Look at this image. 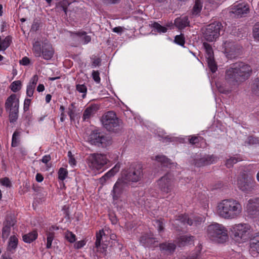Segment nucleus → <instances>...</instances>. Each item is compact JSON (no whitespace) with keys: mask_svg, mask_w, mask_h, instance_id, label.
I'll list each match as a JSON object with an SVG mask.
<instances>
[{"mask_svg":"<svg viewBox=\"0 0 259 259\" xmlns=\"http://www.w3.org/2000/svg\"><path fill=\"white\" fill-rule=\"evenodd\" d=\"M252 72L251 67L243 62L237 63L233 65L226 71V79L227 84L220 85L217 84V87L220 93L229 94L235 87H238L242 82L247 79Z\"/></svg>","mask_w":259,"mask_h":259,"instance_id":"obj_1","label":"nucleus"},{"mask_svg":"<svg viewBox=\"0 0 259 259\" xmlns=\"http://www.w3.org/2000/svg\"><path fill=\"white\" fill-rule=\"evenodd\" d=\"M241 203L233 198L223 199L217 204L216 213L219 217L225 220H235L242 213Z\"/></svg>","mask_w":259,"mask_h":259,"instance_id":"obj_2","label":"nucleus"},{"mask_svg":"<svg viewBox=\"0 0 259 259\" xmlns=\"http://www.w3.org/2000/svg\"><path fill=\"white\" fill-rule=\"evenodd\" d=\"M206 236L210 240L218 243H223L228 240L227 229L222 224L212 223L207 227Z\"/></svg>","mask_w":259,"mask_h":259,"instance_id":"obj_3","label":"nucleus"},{"mask_svg":"<svg viewBox=\"0 0 259 259\" xmlns=\"http://www.w3.org/2000/svg\"><path fill=\"white\" fill-rule=\"evenodd\" d=\"M252 232L251 226L244 223L235 224L230 229L232 239L239 244L247 241L250 238Z\"/></svg>","mask_w":259,"mask_h":259,"instance_id":"obj_4","label":"nucleus"},{"mask_svg":"<svg viewBox=\"0 0 259 259\" xmlns=\"http://www.w3.org/2000/svg\"><path fill=\"white\" fill-rule=\"evenodd\" d=\"M88 167L92 171L101 169L109 162L107 156L101 153L90 154L85 160Z\"/></svg>","mask_w":259,"mask_h":259,"instance_id":"obj_5","label":"nucleus"},{"mask_svg":"<svg viewBox=\"0 0 259 259\" xmlns=\"http://www.w3.org/2000/svg\"><path fill=\"white\" fill-rule=\"evenodd\" d=\"M32 51L35 57L41 56L46 60H51L54 54V49L49 42H44L42 47L38 41L35 42L33 45Z\"/></svg>","mask_w":259,"mask_h":259,"instance_id":"obj_6","label":"nucleus"},{"mask_svg":"<svg viewBox=\"0 0 259 259\" xmlns=\"http://www.w3.org/2000/svg\"><path fill=\"white\" fill-rule=\"evenodd\" d=\"M238 188L246 194H251L255 187L256 182L251 177L245 175L238 177L236 184Z\"/></svg>","mask_w":259,"mask_h":259,"instance_id":"obj_7","label":"nucleus"},{"mask_svg":"<svg viewBox=\"0 0 259 259\" xmlns=\"http://www.w3.org/2000/svg\"><path fill=\"white\" fill-rule=\"evenodd\" d=\"M221 23L215 22L207 25L203 32V37L208 41L212 42L217 40L220 35L222 28Z\"/></svg>","mask_w":259,"mask_h":259,"instance_id":"obj_8","label":"nucleus"},{"mask_svg":"<svg viewBox=\"0 0 259 259\" xmlns=\"http://www.w3.org/2000/svg\"><path fill=\"white\" fill-rule=\"evenodd\" d=\"M102 122L104 127L109 131H114L120 124L118 118L113 111L105 113L102 117Z\"/></svg>","mask_w":259,"mask_h":259,"instance_id":"obj_9","label":"nucleus"},{"mask_svg":"<svg viewBox=\"0 0 259 259\" xmlns=\"http://www.w3.org/2000/svg\"><path fill=\"white\" fill-rule=\"evenodd\" d=\"M160 190L163 193H168L171 191L174 187V178L167 174L161 178L157 182Z\"/></svg>","mask_w":259,"mask_h":259,"instance_id":"obj_10","label":"nucleus"},{"mask_svg":"<svg viewBox=\"0 0 259 259\" xmlns=\"http://www.w3.org/2000/svg\"><path fill=\"white\" fill-rule=\"evenodd\" d=\"M143 176V169L141 164H137L133 165L126 175V179L134 182L141 180Z\"/></svg>","mask_w":259,"mask_h":259,"instance_id":"obj_11","label":"nucleus"},{"mask_svg":"<svg viewBox=\"0 0 259 259\" xmlns=\"http://www.w3.org/2000/svg\"><path fill=\"white\" fill-rule=\"evenodd\" d=\"M5 107L6 111L19 110V97L14 94L11 95L5 101Z\"/></svg>","mask_w":259,"mask_h":259,"instance_id":"obj_12","label":"nucleus"},{"mask_svg":"<svg viewBox=\"0 0 259 259\" xmlns=\"http://www.w3.org/2000/svg\"><path fill=\"white\" fill-rule=\"evenodd\" d=\"M245 211L250 216L256 214L259 212V197L249 199L246 204Z\"/></svg>","mask_w":259,"mask_h":259,"instance_id":"obj_13","label":"nucleus"},{"mask_svg":"<svg viewBox=\"0 0 259 259\" xmlns=\"http://www.w3.org/2000/svg\"><path fill=\"white\" fill-rule=\"evenodd\" d=\"M249 12V5L245 3L235 4L231 8V12L238 17L244 16Z\"/></svg>","mask_w":259,"mask_h":259,"instance_id":"obj_14","label":"nucleus"},{"mask_svg":"<svg viewBox=\"0 0 259 259\" xmlns=\"http://www.w3.org/2000/svg\"><path fill=\"white\" fill-rule=\"evenodd\" d=\"M105 236L104 229L100 230L96 234V240L95 242V247L97 251L104 253L106 251L108 244L107 243H101V240L103 237Z\"/></svg>","mask_w":259,"mask_h":259,"instance_id":"obj_15","label":"nucleus"},{"mask_svg":"<svg viewBox=\"0 0 259 259\" xmlns=\"http://www.w3.org/2000/svg\"><path fill=\"white\" fill-rule=\"evenodd\" d=\"M180 220L184 224H187L190 226L194 225L197 226L205 221L203 217H196L193 220L190 219L187 215H183L180 217Z\"/></svg>","mask_w":259,"mask_h":259,"instance_id":"obj_16","label":"nucleus"},{"mask_svg":"<svg viewBox=\"0 0 259 259\" xmlns=\"http://www.w3.org/2000/svg\"><path fill=\"white\" fill-rule=\"evenodd\" d=\"M99 109V106L96 104H91L85 109L82 118L84 121L93 117Z\"/></svg>","mask_w":259,"mask_h":259,"instance_id":"obj_17","label":"nucleus"},{"mask_svg":"<svg viewBox=\"0 0 259 259\" xmlns=\"http://www.w3.org/2000/svg\"><path fill=\"white\" fill-rule=\"evenodd\" d=\"M124 184L120 180L117 181L114 184L111 194L113 199L117 200L121 196L123 190Z\"/></svg>","mask_w":259,"mask_h":259,"instance_id":"obj_18","label":"nucleus"},{"mask_svg":"<svg viewBox=\"0 0 259 259\" xmlns=\"http://www.w3.org/2000/svg\"><path fill=\"white\" fill-rule=\"evenodd\" d=\"M38 79V77L37 75H34L31 78L26 88V94L27 96L29 97L33 96Z\"/></svg>","mask_w":259,"mask_h":259,"instance_id":"obj_19","label":"nucleus"},{"mask_svg":"<svg viewBox=\"0 0 259 259\" xmlns=\"http://www.w3.org/2000/svg\"><path fill=\"white\" fill-rule=\"evenodd\" d=\"M250 251L252 254L259 253V232L256 233L250 240Z\"/></svg>","mask_w":259,"mask_h":259,"instance_id":"obj_20","label":"nucleus"},{"mask_svg":"<svg viewBox=\"0 0 259 259\" xmlns=\"http://www.w3.org/2000/svg\"><path fill=\"white\" fill-rule=\"evenodd\" d=\"M217 161V158L213 155H208L205 156L195 162V165L197 166H202L205 165L211 164Z\"/></svg>","mask_w":259,"mask_h":259,"instance_id":"obj_21","label":"nucleus"},{"mask_svg":"<svg viewBox=\"0 0 259 259\" xmlns=\"http://www.w3.org/2000/svg\"><path fill=\"white\" fill-rule=\"evenodd\" d=\"M176 247V245L171 242H165L161 244L160 245L161 251L166 254L172 253L175 251Z\"/></svg>","mask_w":259,"mask_h":259,"instance_id":"obj_22","label":"nucleus"},{"mask_svg":"<svg viewBox=\"0 0 259 259\" xmlns=\"http://www.w3.org/2000/svg\"><path fill=\"white\" fill-rule=\"evenodd\" d=\"M190 22L187 16H181L175 19L174 24L179 29H183L189 25Z\"/></svg>","mask_w":259,"mask_h":259,"instance_id":"obj_23","label":"nucleus"},{"mask_svg":"<svg viewBox=\"0 0 259 259\" xmlns=\"http://www.w3.org/2000/svg\"><path fill=\"white\" fill-rule=\"evenodd\" d=\"M104 138L98 133H92L88 138L89 143L92 145H99L103 143Z\"/></svg>","mask_w":259,"mask_h":259,"instance_id":"obj_24","label":"nucleus"},{"mask_svg":"<svg viewBox=\"0 0 259 259\" xmlns=\"http://www.w3.org/2000/svg\"><path fill=\"white\" fill-rule=\"evenodd\" d=\"M194 237L191 235H184L181 236L178 240L179 247L184 246L193 243Z\"/></svg>","mask_w":259,"mask_h":259,"instance_id":"obj_25","label":"nucleus"},{"mask_svg":"<svg viewBox=\"0 0 259 259\" xmlns=\"http://www.w3.org/2000/svg\"><path fill=\"white\" fill-rule=\"evenodd\" d=\"M58 229V227L56 226H52L51 228H50L49 230L47 232V238L46 244V247L47 248H51L52 243L54 238V233L53 231L55 230H57Z\"/></svg>","mask_w":259,"mask_h":259,"instance_id":"obj_26","label":"nucleus"},{"mask_svg":"<svg viewBox=\"0 0 259 259\" xmlns=\"http://www.w3.org/2000/svg\"><path fill=\"white\" fill-rule=\"evenodd\" d=\"M18 240L17 237L13 235L10 237L7 247L8 250L10 251H15L18 246Z\"/></svg>","mask_w":259,"mask_h":259,"instance_id":"obj_27","label":"nucleus"},{"mask_svg":"<svg viewBox=\"0 0 259 259\" xmlns=\"http://www.w3.org/2000/svg\"><path fill=\"white\" fill-rule=\"evenodd\" d=\"M38 234L36 231H33L23 236V240L27 243H30L37 237Z\"/></svg>","mask_w":259,"mask_h":259,"instance_id":"obj_28","label":"nucleus"},{"mask_svg":"<svg viewBox=\"0 0 259 259\" xmlns=\"http://www.w3.org/2000/svg\"><path fill=\"white\" fill-rule=\"evenodd\" d=\"M15 221H12L9 225H5L2 230V237L4 240H6L9 236L11 232V227L13 226L15 224Z\"/></svg>","mask_w":259,"mask_h":259,"instance_id":"obj_29","label":"nucleus"},{"mask_svg":"<svg viewBox=\"0 0 259 259\" xmlns=\"http://www.w3.org/2000/svg\"><path fill=\"white\" fill-rule=\"evenodd\" d=\"M11 42V38L8 36L2 39L0 37V51L6 50L10 45Z\"/></svg>","mask_w":259,"mask_h":259,"instance_id":"obj_30","label":"nucleus"},{"mask_svg":"<svg viewBox=\"0 0 259 259\" xmlns=\"http://www.w3.org/2000/svg\"><path fill=\"white\" fill-rule=\"evenodd\" d=\"M202 0H195V5L192 9V14L194 15H198L202 10Z\"/></svg>","mask_w":259,"mask_h":259,"instance_id":"obj_31","label":"nucleus"},{"mask_svg":"<svg viewBox=\"0 0 259 259\" xmlns=\"http://www.w3.org/2000/svg\"><path fill=\"white\" fill-rule=\"evenodd\" d=\"M21 135V132L19 131H15L13 134L12 139L11 146L12 147H17L20 141V137Z\"/></svg>","mask_w":259,"mask_h":259,"instance_id":"obj_32","label":"nucleus"},{"mask_svg":"<svg viewBox=\"0 0 259 259\" xmlns=\"http://www.w3.org/2000/svg\"><path fill=\"white\" fill-rule=\"evenodd\" d=\"M150 25L151 27L159 33H165L167 30L166 27L163 26L157 22L152 23Z\"/></svg>","mask_w":259,"mask_h":259,"instance_id":"obj_33","label":"nucleus"},{"mask_svg":"<svg viewBox=\"0 0 259 259\" xmlns=\"http://www.w3.org/2000/svg\"><path fill=\"white\" fill-rule=\"evenodd\" d=\"M74 34L78 37V40L79 41H82L84 44H87L91 41L90 36L85 35V32L75 33Z\"/></svg>","mask_w":259,"mask_h":259,"instance_id":"obj_34","label":"nucleus"},{"mask_svg":"<svg viewBox=\"0 0 259 259\" xmlns=\"http://www.w3.org/2000/svg\"><path fill=\"white\" fill-rule=\"evenodd\" d=\"M241 160L242 158L239 156L231 157L227 160L226 165L229 168L231 167L234 164Z\"/></svg>","mask_w":259,"mask_h":259,"instance_id":"obj_35","label":"nucleus"},{"mask_svg":"<svg viewBox=\"0 0 259 259\" xmlns=\"http://www.w3.org/2000/svg\"><path fill=\"white\" fill-rule=\"evenodd\" d=\"M22 88V82L20 80H16L11 83L10 89L14 93L20 91Z\"/></svg>","mask_w":259,"mask_h":259,"instance_id":"obj_36","label":"nucleus"},{"mask_svg":"<svg viewBox=\"0 0 259 259\" xmlns=\"http://www.w3.org/2000/svg\"><path fill=\"white\" fill-rule=\"evenodd\" d=\"M155 160L158 162H161L164 166H168L171 164L170 160L163 155L156 156Z\"/></svg>","mask_w":259,"mask_h":259,"instance_id":"obj_37","label":"nucleus"},{"mask_svg":"<svg viewBox=\"0 0 259 259\" xmlns=\"http://www.w3.org/2000/svg\"><path fill=\"white\" fill-rule=\"evenodd\" d=\"M9 113L10 122L13 123L16 121L18 117L19 110L7 111Z\"/></svg>","mask_w":259,"mask_h":259,"instance_id":"obj_38","label":"nucleus"},{"mask_svg":"<svg viewBox=\"0 0 259 259\" xmlns=\"http://www.w3.org/2000/svg\"><path fill=\"white\" fill-rule=\"evenodd\" d=\"M203 46L205 49V51L206 53V59L213 58V53L212 49L211 46L207 43H203Z\"/></svg>","mask_w":259,"mask_h":259,"instance_id":"obj_39","label":"nucleus"},{"mask_svg":"<svg viewBox=\"0 0 259 259\" xmlns=\"http://www.w3.org/2000/svg\"><path fill=\"white\" fill-rule=\"evenodd\" d=\"M58 179L61 181H64L67 176L68 171L66 168L61 167L58 171Z\"/></svg>","mask_w":259,"mask_h":259,"instance_id":"obj_40","label":"nucleus"},{"mask_svg":"<svg viewBox=\"0 0 259 259\" xmlns=\"http://www.w3.org/2000/svg\"><path fill=\"white\" fill-rule=\"evenodd\" d=\"M209 68L212 72H215L217 70V66L214 61L213 57L206 59Z\"/></svg>","mask_w":259,"mask_h":259,"instance_id":"obj_41","label":"nucleus"},{"mask_svg":"<svg viewBox=\"0 0 259 259\" xmlns=\"http://www.w3.org/2000/svg\"><path fill=\"white\" fill-rule=\"evenodd\" d=\"M76 89L77 92L80 93H82V98H84L86 97V94L87 92V88L86 86L84 84H77L76 86Z\"/></svg>","mask_w":259,"mask_h":259,"instance_id":"obj_42","label":"nucleus"},{"mask_svg":"<svg viewBox=\"0 0 259 259\" xmlns=\"http://www.w3.org/2000/svg\"><path fill=\"white\" fill-rule=\"evenodd\" d=\"M174 41L177 44L184 46L185 44V38L184 35L181 34L180 35H177L175 36Z\"/></svg>","mask_w":259,"mask_h":259,"instance_id":"obj_43","label":"nucleus"},{"mask_svg":"<svg viewBox=\"0 0 259 259\" xmlns=\"http://www.w3.org/2000/svg\"><path fill=\"white\" fill-rule=\"evenodd\" d=\"M253 35L256 40L259 41V22L255 23L253 26Z\"/></svg>","mask_w":259,"mask_h":259,"instance_id":"obj_44","label":"nucleus"},{"mask_svg":"<svg viewBox=\"0 0 259 259\" xmlns=\"http://www.w3.org/2000/svg\"><path fill=\"white\" fill-rule=\"evenodd\" d=\"M65 238L70 243H73L76 240L75 235L70 231H68L66 233Z\"/></svg>","mask_w":259,"mask_h":259,"instance_id":"obj_45","label":"nucleus"},{"mask_svg":"<svg viewBox=\"0 0 259 259\" xmlns=\"http://www.w3.org/2000/svg\"><path fill=\"white\" fill-rule=\"evenodd\" d=\"M114 175L115 174L110 169L100 178V181L102 183H104L107 180L113 177Z\"/></svg>","mask_w":259,"mask_h":259,"instance_id":"obj_46","label":"nucleus"},{"mask_svg":"<svg viewBox=\"0 0 259 259\" xmlns=\"http://www.w3.org/2000/svg\"><path fill=\"white\" fill-rule=\"evenodd\" d=\"M251 88L253 93L259 96V79L254 80Z\"/></svg>","mask_w":259,"mask_h":259,"instance_id":"obj_47","label":"nucleus"},{"mask_svg":"<svg viewBox=\"0 0 259 259\" xmlns=\"http://www.w3.org/2000/svg\"><path fill=\"white\" fill-rule=\"evenodd\" d=\"M258 143V140L253 137H248L247 140L246 141L245 143L248 145L256 144Z\"/></svg>","mask_w":259,"mask_h":259,"instance_id":"obj_48","label":"nucleus"},{"mask_svg":"<svg viewBox=\"0 0 259 259\" xmlns=\"http://www.w3.org/2000/svg\"><path fill=\"white\" fill-rule=\"evenodd\" d=\"M92 76L94 80L97 83L100 82V73L98 71L93 70L92 73Z\"/></svg>","mask_w":259,"mask_h":259,"instance_id":"obj_49","label":"nucleus"},{"mask_svg":"<svg viewBox=\"0 0 259 259\" xmlns=\"http://www.w3.org/2000/svg\"><path fill=\"white\" fill-rule=\"evenodd\" d=\"M68 156L69 158V163L72 166H74L76 164V161L75 159L73 157L71 151L68 152Z\"/></svg>","mask_w":259,"mask_h":259,"instance_id":"obj_50","label":"nucleus"},{"mask_svg":"<svg viewBox=\"0 0 259 259\" xmlns=\"http://www.w3.org/2000/svg\"><path fill=\"white\" fill-rule=\"evenodd\" d=\"M154 225L155 226H156L157 228L159 231H161L163 230V223L162 220H155L154 221Z\"/></svg>","mask_w":259,"mask_h":259,"instance_id":"obj_51","label":"nucleus"},{"mask_svg":"<svg viewBox=\"0 0 259 259\" xmlns=\"http://www.w3.org/2000/svg\"><path fill=\"white\" fill-rule=\"evenodd\" d=\"M223 1V0H206L207 3L211 5L212 8L217 7L218 5L221 4Z\"/></svg>","mask_w":259,"mask_h":259,"instance_id":"obj_52","label":"nucleus"},{"mask_svg":"<svg viewBox=\"0 0 259 259\" xmlns=\"http://www.w3.org/2000/svg\"><path fill=\"white\" fill-rule=\"evenodd\" d=\"M86 244V241L84 240H80L75 242L74 244V247L75 249H78L83 247Z\"/></svg>","mask_w":259,"mask_h":259,"instance_id":"obj_53","label":"nucleus"},{"mask_svg":"<svg viewBox=\"0 0 259 259\" xmlns=\"http://www.w3.org/2000/svg\"><path fill=\"white\" fill-rule=\"evenodd\" d=\"M19 64L22 66H27L30 64V60L27 57H24L19 60Z\"/></svg>","mask_w":259,"mask_h":259,"instance_id":"obj_54","label":"nucleus"},{"mask_svg":"<svg viewBox=\"0 0 259 259\" xmlns=\"http://www.w3.org/2000/svg\"><path fill=\"white\" fill-rule=\"evenodd\" d=\"M71 106H72L71 108V107L68 108V114L70 117V120L72 121V120H74V119L75 110L74 109L72 104L71 105Z\"/></svg>","mask_w":259,"mask_h":259,"instance_id":"obj_55","label":"nucleus"},{"mask_svg":"<svg viewBox=\"0 0 259 259\" xmlns=\"http://www.w3.org/2000/svg\"><path fill=\"white\" fill-rule=\"evenodd\" d=\"M0 183L2 185L7 187H9L11 185V182L8 178H5L1 179Z\"/></svg>","mask_w":259,"mask_h":259,"instance_id":"obj_56","label":"nucleus"},{"mask_svg":"<svg viewBox=\"0 0 259 259\" xmlns=\"http://www.w3.org/2000/svg\"><path fill=\"white\" fill-rule=\"evenodd\" d=\"M31 103V99H25L24 102V110L26 111L28 110L29 107Z\"/></svg>","mask_w":259,"mask_h":259,"instance_id":"obj_57","label":"nucleus"},{"mask_svg":"<svg viewBox=\"0 0 259 259\" xmlns=\"http://www.w3.org/2000/svg\"><path fill=\"white\" fill-rule=\"evenodd\" d=\"M124 28L121 26L115 27L112 29V31L118 34H121L124 30Z\"/></svg>","mask_w":259,"mask_h":259,"instance_id":"obj_58","label":"nucleus"},{"mask_svg":"<svg viewBox=\"0 0 259 259\" xmlns=\"http://www.w3.org/2000/svg\"><path fill=\"white\" fill-rule=\"evenodd\" d=\"M200 138L201 137L193 136L189 139V142L191 144H194L198 142Z\"/></svg>","mask_w":259,"mask_h":259,"instance_id":"obj_59","label":"nucleus"},{"mask_svg":"<svg viewBox=\"0 0 259 259\" xmlns=\"http://www.w3.org/2000/svg\"><path fill=\"white\" fill-rule=\"evenodd\" d=\"M140 241L145 245H147V244H149V243L152 241V239L151 238H148L147 240L145 239V237L143 236L141 237Z\"/></svg>","mask_w":259,"mask_h":259,"instance_id":"obj_60","label":"nucleus"},{"mask_svg":"<svg viewBox=\"0 0 259 259\" xmlns=\"http://www.w3.org/2000/svg\"><path fill=\"white\" fill-rule=\"evenodd\" d=\"M59 5L63 8V10L65 12L66 11L67 6L69 5L68 3L66 1H63L59 3Z\"/></svg>","mask_w":259,"mask_h":259,"instance_id":"obj_61","label":"nucleus"},{"mask_svg":"<svg viewBox=\"0 0 259 259\" xmlns=\"http://www.w3.org/2000/svg\"><path fill=\"white\" fill-rule=\"evenodd\" d=\"M51 160V156L49 155H46L42 157L41 161L44 163H47Z\"/></svg>","mask_w":259,"mask_h":259,"instance_id":"obj_62","label":"nucleus"},{"mask_svg":"<svg viewBox=\"0 0 259 259\" xmlns=\"http://www.w3.org/2000/svg\"><path fill=\"white\" fill-rule=\"evenodd\" d=\"M120 167V164H117L111 169L113 172V173H114L115 174L116 172H117L119 171Z\"/></svg>","mask_w":259,"mask_h":259,"instance_id":"obj_63","label":"nucleus"},{"mask_svg":"<svg viewBox=\"0 0 259 259\" xmlns=\"http://www.w3.org/2000/svg\"><path fill=\"white\" fill-rule=\"evenodd\" d=\"M120 167V164H117L111 169L113 172V173H114L115 174L116 172H117L119 171Z\"/></svg>","mask_w":259,"mask_h":259,"instance_id":"obj_64","label":"nucleus"}]
</instances>
